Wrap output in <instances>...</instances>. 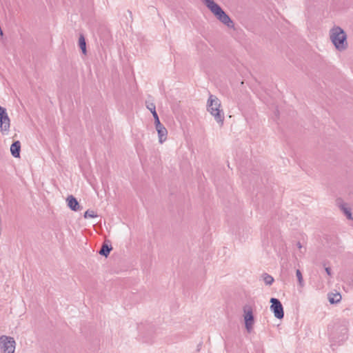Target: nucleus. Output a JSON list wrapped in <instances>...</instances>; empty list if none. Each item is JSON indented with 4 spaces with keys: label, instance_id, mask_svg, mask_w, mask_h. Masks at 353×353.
I'll return each mask as SVG.
<instances>
[{
    "label": "nucleus",
    "instance_id": "393cba45",
    "mask_svg": "<svg viewBox=\"0 0 353 353\" xmlns=\"http://www.w3.org/2000/svg\"><path fill=\"white\" fill-rule=\"evenodd\" d=\"M160 123H161V122H160L159 119L154 120L155 125H158Z\"/></svg>",
    "mask_w": 353,
    "mask_h": 353
},
{
    "label": "nucleus",
    "instance_id": "6ab92c4d",
    "mask_svg": "<svg viewBox=\"0 0 353 353\" xmlns=\"http://www.w3.org/2000/svg\"><path fill=\"white\" fill-rule=\"evenodd\" d=\"M139 336L145 343H149L150 341V338L148 337V336H145V334L143 332H141V331H139Z\"/></svg>",
    "mask_w": 353,
    "mask_h": 353
},
{
    "label": "nucleus",
    "instance_id": "f8f14e48",
    "mask_svg": "<svg viewBox=\"0 0 353 353\" xmlns=\"http://www.w3.org/2000/svg\"><path fill=\"white\" fill-rule=\"evenodd\" d=\"M328 299L330 303H337L341 300V296L339 293L328 294Z\"/></svg>",
    "mask_w": 353,
    "mask_h": 353
},
{
    "label": "nucleus",
    "instance_id": "ddd939ff",
    "mask_svg": "<svg viewBox=\"0 0 353 353\" xmlns=\"http://www.w3.org/2000/svg\"><path fill=\"white\" fill-rule=\"evenodd\" d=\"M159 142L163 143L167 139L168 131L165 128L157 131Z\"/></svg>",
    "mask_w": 353,
    "mask_h": 353
},
{
    "label": "nucleus",
    "instance_id": "20e7f679",
    "mask_svg": "<svg viewBox=\"0 0 353 353\" xmlns=\"http://www.w3.org/2000/svg\"><path fill=\"white\" fill-rule=\"evenodd\" d=\"M15 341L12 337L3 335L0 337V347L2 353H14Z\"/></svg>",
    "mask_w": 353,
    "mask_h": 353
},
{
    "label": "nucleus",
    "instance_id": "4be33fe9",
    "mask_svg": "<svg viewBox=\"0 0 353 353\" xmlns=\"http://www.w3.org/2000/svg\"><path fill=\"white\" fill-rule=\"evenodd\" d=\"M6 113H7V112H6V108H3V107L0 106V117H1V115H3V114H6Z\"/></svg>",
    "mask_w": 353,
    "mask_h": 353
},
{
    "label": "nucleus",
    "instance_id": "9b49d317",
    "mask_svg": "<svg viewBox=\"0 0 353 353\" xmlns=\"http://www.w3.org/2000/svg\"><path fill=\"white\" fill-rule=\"evenodd\" d=\"M112 249V248L110 245L103 243L99 251V254L102 256H107L110 254Z\"/></svg>",
    "mask_w": 353,
    "mask_h": 353
},
{
    "label": "nucleus",
    "instance_id": "412c9836",
    "mask_svg": "<svg viewBox=\"0 0 353 353\" xmlns=\"http://www.w3.org/2000/svg\"><path fill=\"white\" fill-rule=\"evenodd\" d=\"M296 245H297L298 248L299 249V252H300V255H299V256H301V255H302V254H303V252H304L302 250V248H303V247H302V245H301V243L300 242H297Z\"/></svg>",
    "mask_w": 353,
    "mask_h": 353
},
{
    "label": "nucleus",
    "instance_id": "2eb2a0df",
    "mask_svg": "<svg viewBox=\"0 0 353 353\" xmlns=\"http://www.w3.org/2000/svg\"><path fill=\"white\" fill-rule=\"evenodd\" d=\"M263 279L266 285H270L274 282V278L268 274H263Z\"/></svg>",
    "mask_w": 353,
    "mask_h": 353
},
{
    "label": "nucleus",
    "instance_id": "dca6fc26",
    "mask_svg": "<svg viewBox=\"0 0 353 353\" xmlns=\"http://www.w3.org/2000/svg\"><path fill=\"white\" fill-rule=\"evenodd\" d=\"M146 106H147L148 109H153L154 112H153V115L152 116H153L154 120L159 119V117H158V114L157 113V111H156L155 105L154 103H147Z\"/></svg>",
    "mask_w": 353,
    "mask_h": 353
},
{
    "label": "nucleus",
    "instance_id": "1a4fd4ad",
    "mask_svg": "<svg viewBox=\"0 0 353 353\" xmlns=\"http://www.w3.org/2000/svg\"><path fill=\"white\" fill-rule=\"evenodd\" d=\"M68 206L72 210V211H79L81 210V206L79 205V203L77 199L74 197L72 195H70L68 196L67 199Z\"/></svg>",
    "mask_w": 353,
    "mask_h": 353
},
{
    "label": "nucleus",
    "instance_id": "a878e982",
    "mask_svg": "<svg viewBox=\"0 0 353 353\" xmlns=\"http://www.w3.org/2000/svg\"><path fill=\"white\" fill-rule=\"evenodd\" d=\"M148 110H149L151 112V113L153 114V112H154V110H153V109H148Z\"/></svg>",
    "mask_w": 353,
    "mask_h": 353
},
{
    "label": "nucleus",
    "instance_id": "f257e3e1",
    "mask_svg": "<svg viewBox=\"0 0 353 353\" xmlns=\"http://www.w3.org/2000/svg\"><path fill=\"white\" fill-rule=\"evenodd\" d=\"M221 101L214 95L210 94L207 101V110L214 120L222 126L224 122V113L221 110Z\"/></svg>",
    "mask_w": 353,
    "mask_h": 353
},
{
    "label": "nucleus",
    "instance_id": "f03ea898",
    "mask_svg": "<svg viewBox=\"0 0 353 353\" xmlns=\"http://www.w3.org/2000/svg\"><path fill=\"white\" fill-rule=\"evenodd\" d=\"M203 4L211 11L216 19L229 28L234 26L230 17L214 0H201Z\"/></svg>",
    "mask_w": 353,
    "mask_h": 353
},
{
    "label": "nucleus",
    "instance_id": "4468645a",
    "mask_svg": "<svg viewBox=\"0 0 353 353\" xmlns=\"http://www.w3.org/2000/svg\"><path fill=\"white\" fill-rule=\"evenodd\" d=\"M79 48L81 49L83 53L85 54L86 52V43L85 40L83 36L81 35L79 39Z\"/></svg>",
    "mask_w": 353,
    "mask_h": 353
},
{
    "label": "nucleus",
    "instance_id": "0eeeda50",
    "mask_svg": "<svg viewBox=\"0 0 353 353\" xmlns=\"http://www.w3.org/2000/svg\"><path fill=\"white\" fill-rule=\"evenodd\" d=\"M10 127V119L8 113L3 114L0 117V130L3 135H7L9 133Z\"/></svg>",
    "mask_w": 353,
    "mask_h": 353
},
{
    "label": "nucleus",
    "instance_id": "39448f33",
    "mask_svg": "<svg viewBox=\"0 0 353 353\" xmlns=\"http://www.w3.org/2000/svg\"><path fill=\"white\" fill-rule=\"evenodd\" d=\"M243 313L245 328L248 332H250L253 329L254 323L252 307L248 305H245L243 307Z\"/></svg>",
    "mask_w": 353,
    "mask_h": 353
},
{
    "label": "nucleus",
    "instance_id": "aec40b11",
    "mask_svg": "<svg viewBox=\"0 0 353 353\" xmlns=\"http://www.w3.org/2000/svg\"><path fill=\"white\" fill-rule=\"evenodd\" d=\"M341 333L345 336L347 333V322H344L343 324L341 326Z\"/></svg>",
    "mask_w": 353,
    "mask_h": 353
},
{
    "label": "nucleus",
    "instance_id": "423d86ee",
    "mask_svg": "<svg viewBox=\"0 0 353 353\" xmlns=\"http://www.w3.org/2000/svg\"><path fill=\"white\" fill-rule=\"evenodd\" d=\"M270 310L274 313V315L278 319H281L284 316L283 307L281 301L276 298H271L270 301Z\"/></svg>",
    "mask_w": 353,
    "mask_h": 353
},
{
    "label": "nucleus",
    "instance_id": "a211bd4d",
    "mask_svg": "<svg viewBox=\"0 0 353 353\" xmlns=\"http://www.w3.org/2000/svg\"><path fill=\"white\" fill-rule=\"evenodd\" d=\"M296 276L298 281H299V285L301 287H303V285H304L303 279L301 272L299 270H296Z\"/></svg>",
    "mask_w": 353,
    "mask_h": 353
},
{
    "label": "nucleus",
    "instance_id": "b1692460",
    "mask_svg": "<svg viewBox=\"0 0 353 353\" xmlns=\"http://www.w3.org/2000/svg\"><path fill=\"white\" fill-rule=\"evenodd\" d=\"M325 270L328 275H331V269L330 268H325Z\"/></svg>",
    "mask_w": 353,
    "mask_h": 353
},
{
    "label": "nucleus",
    "instance_id": "5701e85b",
    "mask_svg": "<svg viewBox=\"0 0 353 353\" xmlns=\"http://www.w3.org/2000/svg\"><path fill=\"white\" fill-rule=\"evenodd\" d=\"M155 128H156L157 131H158L159 130H162L165 127L161 123H160L158 125H155Z\"/></svg>",
    "mask_w": 353,
    "mask_h": 353
},
{
    "label": "nucleus",
    "instance_id": "7ed1b4c3",
    "mask_svg": "<svg viewBox=\"0 0 353 353\" xmlns=\"http://www.w3.org/2000/svg\"><path fill=\"white\" fill-rule=\"evenodd\" d=\"M330 38L334 47L339 51L345 50L347 47V35L339 26H334L330 30Z\"/></svg>",
    "mask_w": 353,
    "mask_h": 353
},
{
    "label": "nucleus",
    "instance_id": "f3484780",
    "mask_svg": "<svg viewBox=\"0 0 353 353\" xmlns=\"http://www.w3.org/2000/svg\"><path fill=\"white\" fill-rule=\"evenodd\" d=\"M84 216L85 219L95 218V217L97 216V213L94 210H88L84 213V216Z\"/></svg>",
    "mask_w": 353,
    "mask_h": 353
},
{
    "label": "nucleus",
    "instance_id": "9d476101",
    "mask_svg": "<svg viewBox=\"0 0 353 353\" xmlns=\"http://www.w3.org/2000/svg\"><path fill=\"white\" fill-rule=\"evenodd\" d=\"M21 143L19 141H14L10 146V152L14 157H19Z\"/></svg>",
    "mask_w": 353,
    "mask_h": 353
},
{
    "label": "nucleus",
    "instance_id": "6e6552de",
    "mask_svg": "<svg viewBox=\"0 0 353 353\" xmlns=\"http://www.w3.org/2000/svg\"><path fill=\"white\" fill-rule=\"evenodd\" d=\"M336 203L340 209L343 211L344 214L346 216L347 219L349 220H352L353 217L352 212L350 208L347 206V204L344 203L342 199H337Z\"/></svg>",
    "mask_w": 353,
    "mask_h": 353
}]
</instances>
